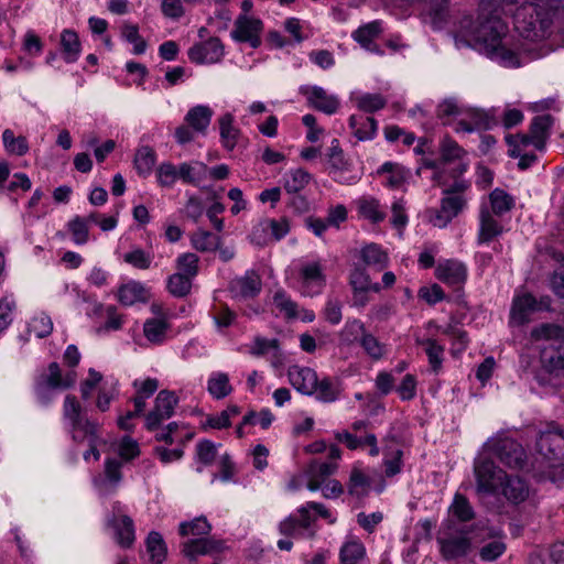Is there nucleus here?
Here are the masks:
<instances>
[{
    "label": "nucleus",
    "instance_id": "obj_2",
    "mask_svg": "<svg viewBox=\"0 0 564 564\" xmlns=\"http://www.w3.org/2000/svg\"><path fill=\"white\" fill-rule=\"evenodd\" d=\"M538 338L549 341L542 350V362L550 372L564 370V328L557 325L545 324L535 329Z\"/></svg>",
    "mask_w": 564,
    "mask_h": 564
},
{
    "label": "nucleus",
    "instance_id": "obj_49",
    "mask_svg": "<svg viewBox=\"0 0 564 564\" xmlns=\"http://www.w3.org/2000/svg\"><path fill=\"white\" fill-rule=\"evenodd\" d=\"M192 288L191 278L177 272L172 274L167 281V289L170 293L176 297L186 296Z\"/></svg>",
    "mask_w": 564,
    "mask_h": 564
},
{
    "label": "nucleus",
    "instance_id": "obj_1",
    "mask_svg": "<svg viewBox=\"0 0 564 564\" xmlns=\"http://www.w3.org/2000/svg\"><path fill=\"white\" fill-rule=\"evenodd\" d=\"M506 26L500 20H489L481 24L478 41L484 53L505 67H519L520 61L516 52L502 44Z\"/></svg>",
    "mask_w": 564,
    "mask_h": 564
},
{
    "label": "nucleus",
    "instance_id": "obj_4",
    "mask_svg": "<svg viewBox=\"0 0 564 564\" xmlns=\"http://www.w3.org/2000/svg\"><path fill=\"white\" fill-rule=\"evenodd\" d=\"M476 491L478 494L495 495L507 475L496 464L486 457H478L474 462Z\"/></svg>",
    "mask_w": 564,
    "mask_h": 564
},
{
    "label": "nucleus",
    "instance_id": "obj_21",
    "mask_svg": "<svg viewBox=\"0 0 564 564\" xmlns=\"http://www.w3.org/2000/svg\"><path fill=\"white\" fill-rule=\"evenodd\" d=\"M538 311V301L529 293L518 296L513 300L510 323L516 325H523L529 322L531 313Z\"/></svg>",
    "mask_w": 564,
    "mask_h": 564
},
{
    "label": "nucleus",
    "instance_id": "obj_40",
    "mask_svg": "<svg viewBox=\"0 0 564 564\" xmlns=\"http://www.w3.org/2000/svg\"><path fill=\"white\" fill-rule=\"evenodd\" d=\"M492 215L501 216L512 209L514 206L513 198L503 189L495 188L489 195Z\"/></svg>",
    "mask_w": 564,
    "mask_h": 564
},
{
    "label": "nucleus",
    "instance_id": "obj_8",
    "mask_svg": "<svg viewBox=\"0 0 564 564\" xmlns=\"http://www.w3.org/2000/svg\"><path fill=\"white\" fill-rule=\"evenodd\" d=\"M263 23L261 20L240 14L234 24L230 36L236 42L249 43L251 47L257 48L261 44V33Z\"/></svg>",
    "mask_w": 564,
    "mask_h": 564
},
{
    "label": "nucleus",
    "instance_id": "obj_24",
    "mask_svg": "<svg viewBox=\"0 0 564 564\" xmlns=\"http://www.w3.org/2000/svg\"><path fill=\"white\" fill-rule=\"evenodd\" d=\"M349 127L359 141L371 140L377 132V121L373 117L352 115L349 117Z\"/></svg>",
    "mask_w": 564,
    "mask_h": 564
},
{
    "label": "nucleus",
    "instance_id": "obj_12",
    "mask_svg": "<svg viewBox=\"0 0 564 564\" xmlns=\"http://www.w3.org/2000/svg\"><path fill=\"white\" fill-rule=\"evenodd\" d=\"M289 382L302 394L313 395L316 392L318 377L310 367L291 366L288 370Z\"/></svg>",
    "mask_w": 564,
    "mask_h": 564
},
{
    "label": "nucleus",
    "instance_id": "obj_11",
    "mask_svg": "<svg viewBox=\"0 0 564 564\" xmlns=\"http://www.w3.org/2000/svg\"><path fill=\"white\" fill-rule=\"evenodd\" d=\"M225 47L218 37L195 43L188 48L187 56L195 64H215L223 59Z\"/></svg>",
    "mask_w": 564,
    "mask_h": 564
},
{
    "label": "nucleus",
    "instance_id": "obj_48",
    "mask_svg": "<svg viewBox=\"0 0 564 564\" xmlns=\"http://www.w3.org/2000/svg\"><path fill=\"white\" fill-rule=\"evenodd\" d=\"M311 181V174L303 169H296L290 173L284 182V189L289 194L300 193Z\"/></svg>",
    "mask_w": 564,
    "mask_h": 564
},
{
    "label": "nucleus",
    "instance_id": "obj_18",
    "mask_svg": "<svg viewBox=\"0 0 564 564\" xmlns=\"http://www.w3.org/2000/svg\"><path fill=\"white\" fill-rule=\"evenodd\" d=\"M503 231L502 225L495 219L487 205L480 206L478 243H487L500 236Z\"/></svg>",
    "mask_w": 564,
    "mask_h": 564
},
{
    "label": "nucleus",
    "instance_id": "obj_6",
    "mask_svg": "<svg viewBox=\"0 0 564 564\" xmlns=\"http://www.w3.org/2000/svg\"><path fill=\"white\" fill-rule=\"evenodd\" d=\"M539 453L549 460L564 457V430L552 423L541 431L536 440Z\"/></svg>",
    "mask_w": 564,
    "mask_h": 564
},
{
    "label": "nucleus",
    "instance_id": "obj_14",
    "mask_svg": "<svg viewBox=\"0 0 564 564\" xmlns=\"http://www.w3.org/2000/svg\"><path fill=\"white\" fill-rule=\"evenodd\" d=\"M225 549L226 545L224 541L213 538L191 539L182 544V553L193 561L199 555L221 553Z\"/></svg>",
    "mask_w": 564,
    "mask_h": 564
},
{
    "label": "nucleus",
    "instance_id": "obj_52",
    "mask_svg": "<svg viewBox=\"0 0 564 564\" xmlns=\"http://www.w3.org/2000/svg\"><path fill=\"white\" fill-rule=\"evenodd\" d=\"M365 555V547L362 543L350 541L345 543L339 553L340 562L343 564H357Z\"/></svg>",
    "mask_w": 564,
    "mask_h": 564
},
{
    "label": "nucleus",
    "instance_id": "obj_10",
    "mask_svg": "<svg viewBox=\"0 0 564 564\" xmlns=\"http://www.w3.org/2000/svg\"><path fill=\"white\" fill-rule=\"evenodd\" d=\"M477 529L473 527L471 530L460 529V535H454L449 532H442L437 536V542L441 546V553L445 560H454L465 556L470 549V539L466 535Z\"/></svg>",
    "mask_w": 564,
    "mask_h": 564
},
{
    "label": "nucleus",
    "instance_id": "obj_23",
    "mask_svg": "<svg viewBox=\"0 0 564 564\" xmlns=\"http://www.w3.org/2000/svg\"><path fill=\"white\" fill-rule=\"evenodd\" d=\"M148 297V290L140 282H129L118 291V300L126 306H131L138 302H147Z\"/></svg>",
    "mask_w": 564,
    "mask_h": 564
},
{
    "label": "nucleus",
    "instance_id": "obj_19",
    "mask_svg": "<svg viewBox=\"0 0 564 564\" xmlns=\"http://www.w3.org/2000/svg\"><path fill=\"white\" fill-rule=\"evenodd\" d=\"M436 276L444 283L458 285L465 282L467 278V269L464 263L457 260H446L438 263L436 268Z\"/></svg>",
    "mask_w": 564,
    "mask_h": 564
},
{
    "label": "nucleus",
    "instance_id": "obj_54",
    "mask_svg": "<svg viewBox=\"0 0 564 564\" xmlns=\"http://www.w3.org/2000/svg\"><path fill=\"white\" fill-rule=\"evenodd\" d=\"M467 115L476 130H490L498 123L495 116L481 109H469Z\"/></svg>",
    "mask_w": 564,
    "mask_h": 564
},
{
    "label": "nucleus",
    "instance_id": "obj_16",
    "mask_svg": "<svg viewBox=\"0 0 564 564\" xmlns=\"http://www.w3.org/2000/svg\"><path fill=\"white\" fill-rule=\"evenodd\" d=\"M83 409L77 398L73 394H67L63 404V415L69 421L72 429H84L87 433L93 434V429H97L98 423L90 421L83 416Z\"/></svg>",
    "mask_w": 564,
    "mask_h": 564
},
{
    "label": "nucleus",
    "instance_id": "obj_47",
    "mask_svg": "<svg viewBox=\"0 0 564 564\" xmlns=\"http://www.w3.org/2000/svg\"><path fill=\"white\" fill-rule=\"evenodd\" d=\"M67 229L72 235V239L76 245H85L89 239L88 219L75 216L67 224Z\"/></svg>",
    "mask_w": 564,
    "mask_h": 564
},
{
    "label": "nucleus",
    "instance_id": "obj_29",
    "mask_svg": "<svg viewBox=\"0 0 564 564\" xmlns=\"http://www.w3.org/2000/svg\"><path fill=\"white\" fill-rule=\"evenodd\" d=\"M361 259L369 267L383 270L388 265V254L377 243L367 245L361 249Z\"/></svg>",
    "mask_w": 564,
    "mask_h": 564
},
{
    "label": "nucleus",
    "instance_id": "obj_38",
    "mask_svg": "<svg viewBox=\"0 0 564 564\" xmlns=\"http://www.w3.org/2000/svg\"><path fill=\"white\" fill-rule=\"evenodd\" d=\"M441 162L443 164L452 163L455 161L462 162L466 151L458 145V143L449 137H444L440 144Z\"/></svg>",
    "mask_w": 564,
    "mask_h": 564
},
{
    "label": "nucleus",
    "instance_id": "obj_43",
    "mask_svg": "<svg viewBox=\"0 0 564 564\" xmlns=\"http://www.w3.org/2000/svg\"><path fill=\"white\" fill-rule=\"evenodd\" d=\"M365 324L360 319H348L339 333V340L344 345L356 343L366 333Z\"/></svg>",
    "mask_w": 564,
    "mask_h": 564
},
{
    "label": "nucleus",
    "instance_id": "obj_44",
    "mask_svg": "<svg viewBox=\"0 0 564 564\" xmlns=\"http://www.w3.org/2000/svg\"><path fill=\"white\" fill-rule=\"evenodd\" d=\"M350 285L354 291H373L379 292L381 285L379 283H372L369 274L365 268H355L350 273Z\"/></svg>",
    "mask_w": 564,
    "mask_h": 564
},
{
    "label": "nucleus",
    "instance_id": "obj_53",
    "mask_svg": "<svg viewBox=\"0 0 564 564\" xmlns=\"http://www.w3.org/2000/svg\"><path fill=\"white\" fill-rule=\"evenodd\" d=\"M212 530V525L203 517L196 518L189 522H182L180 524L178 533L182 536L192 535H207Z\"/></svg>",
    "mask_w": 564,
    "mask_h": 564
},
{
    "label": "nucleus",
    "instance_id": "obj_26",
    "mask_svg": "<svg viewBox=\"0 0 564 564\" xmlns=\"http://www.w3.org/2000/svg\"><path fill=\"white\" fill-rule=\"evenodd\" d=\"M213 113V110L207 106H195L186 113L185 121L195 131L205 133L210 123Z\"/></svg>",
    "mask_w": 564,
    "mask_h": 564
},
{
    "label": "nucleus",
    "instance_id": "obj_32",
    "mask_svg": "<svg viewBox=\"0 0 564 564\" xmlns=\"http://www.w3.org/2000/svg\"><path fill=\"white\" fill-rule=\"evenodd\" d=\"M359 214L373 224L381 223L386 213L381 209L380 203L373 197H364L358 202Z\"/></svg>",
    "mask_w": 564,
    "mask_h": 564
},
{
    "label": "nucleus",
    "instance_id": "obj_41",
    "mask_svg": "<svg viewBox=\"0 0 564 564\" xmlns=\"http://www.w3.org/2000/svg\"><path fill=\"white\" fill-rule=\"evenodd\" d=\"M169 325L165 321L159 318L147 319L143 325L145 338L153 344H161L165 339Z\"/></svg>",
    "mask_w": 564,
    "mask_h": 564
},
{
    "label": "nucleus",
    "instance_id": "obj_15",
    "mask_svg": "<svg viewBox=\"0 0 564 564\" xmlns=\"http://www.w3.org/2000/svg\"><path fill=\"white\" fill-rule=\"evenodd\" d=\"M474 528L481 531L480 534H475L474 538L480 536L481 541H485L486 539H494L480 547L479 556L482 561L492 562L505 553L506 544L501 540L495 539L499 535L498 530L488 528L480 522L476 523Z\"/></svg>",
    "mask_w": 564,
    "mask_h": 564
},
{
    "label": "nucleus",
    "instance_id": "obj_42",
    "mask_svg": "<svg viewBox=\"0 0 564 564\" xmlns=\"http://www.w3.org/2000/svg\"><path fill=\"white\" fill-rule=\"evenodd\" d=\"M416 343L424 346L432 370L438 372L443 364L444 347L431 338L417 339Z\"/></svg>",
    "mask_w": 564,
    "mask_h": 564
},
{
    "label": "nucleus",
    "instance_id": "obj_3",
    "mask_svg": "<svg viewBox=\"0 0 564 564\" xmlns=\"http://www.w3.org/2000/svg\"><path fill=\"white\" fill-rule=\"evenodd\" d=\"M484 447L511 469H524L528 456L520 443L505 435L488 440Z\"/></svg>",
    "mask_w": 564,
    "mask_h": 564
},
{
    "label": "nucleus",
    "instance_id": "obj_28",
    "mask_svg": "<svg viewBox=\"0 0 564 564\" xmlns=\"http://www.w3.org/2000/svg\"><path fill=\"white\" fill-rule=\"evenodd\" d=\"M382 32L381 22L372 21L365 25L359 26L354 33L352 39L357 41L362 47L372 51V41Z\"/></svg>",
    "mask_w": 564,
    "mask_h": 564
},
{
    "label": "nucleus",
    "instance_id": "obj_20",
    "mask_svg": "<svg viewBox=\"0 0 564 564\" xmlns=\"http://www.w3.org/2000/svg\"><path fill=\"white\" fill-rule=\"evenodd\" d=\"M261 285L260 275L254 271H247L243 276L230 282V291L245 299L254 297L260 293Z\"/></svg>",
    "mask_w": 564,
    "mask_h": 564
},
{
    "label": "nucleus",
    "instance_id": "obj_31",
    "mask_svg": "<svg viewBox=\"0 0 564 564\" xmlns=\"http://www.w3.org/2000/svg\"><path fill=\"white\" fill-rule=\"evenodd\" d=\"M207 390L213 398L220 400L229 395L232 387L229 382V377L224 372H216L210 376L207 382Z\"/></svg>",
    "mask_w": 564,
    "mask_h": 564
},
{
    "label": "nucleus",
    "instance_id": "obj_61",
    "mask_svg": "<svg viewBox=\"0 0 564 564\" xmlns=\"http://www.w3.org/2000/svg\"><path fill=\"white\" fill-rule=\"evenodd\" d=\"M552 124L553 118L551 115L534 117L530 126L532 138H547Z\"/></svg>",
    "mask_w": 564,
    "mask_h": 564
},
{
    "label": "nucleus",
    "instance_id": "obj_57",
    "mask_svg": "<svg viewBox=\"0 0 564 564\" xmlns=\"http://www.w3.org/2000/svg\"><path fill=\"white\" fill-rule=\"evenodd\" d=\"M123 260L132 267L147 270L150 268L152 262V256L144 250L138 248L130 252L124 253Z\"/></svg>",
    "mask_w": 564,
    "mask_h": 564
},
{
    "label": "nucleus",
    "instance_id": "obj_9",
    "mask_svg": "<svg viewBox=\"0 0 564 564\" xmlns=\"http://www.w3.org/2000/svg\"><path fill=\"white\" fill-rule=\"evenodd\" d=\"M178 402V398L174 392L161 390L155 398V404L152 411L145 416V426L149 431L156 430L164 420L170 419L174 414V409Z\"/></svg>",
    "mask_w": 564,
    "mask_h": 564
},
{
    "label": "nucleus",
    "instance_id": "obj_33",
    "mask_svg": "<svg viewBox=\"0 0 564 564\" xmlns=\"http://www.w3.org/2000/svg\"><path fill=\"white\" fill-rule=\"evenodd\" d=\"M220 241L219 236L204 229H198L191 238L193 248L200 252L215 251L219 248Z\"/></svg>",
    "mask_w": 564,
    "mask_h": 564
},
{
    "label": "nucleus",
    "instance_id": "obj_46",
    "mask_svg": "<svg viewBox=\"0 0 564 564\" xmlns=\"http://www.w3.org/2000/svg\"><path fill=\"white\" fill-rule=\"evenodd\" d=\"M369 487V478L360 469L354 468L351 470L348 482L349 495L355 496L357 498L364 497L368 494Z\"/></svg>",
    "mask_w": 564,
    "mask_h": 564
},
{
    "label": "nucleus",
    "instance_id": "obj_64",
    "mask_svg": "<svg viewBox=\"0 0 564 564\" xmlns=\"http://www.w3.org/2000/svg\"><path fill=\"white\" fill-rule=\"evenodd\" d=\"M118 454L124 460H131L139 456V444L130 436H123L118 445Z\"/></svg>",
    "mask_w": 564,
    "mask_h": 564
},
{
    "label": "nucleus",
    "instance_id": "obj_58",
    "mask_svg": "<svg viewBox=\"0 0 564 564\" xmlns=\"http://www.w3.org/2000/svg\"><path fill=\"white\" fill-rule=\"evenodd\" d=\"M260 227H262V231L270 229L274 240H281L290 231V224L286 218H281L279 220L267 219L260 224Z\"/></svg>",
    "mask_w": 564,
    "mask_h": 564
},
{
    "label": "nucleus",
    "instance_id": "obj_34",
    "mask_svg": "<svg viewBox=\"0 0 564 564\" xmlns=\"http://www.w3.org/2000/svg\"><path fill=\"white\" fill-rule=\"evenodd\" d=\"M147 550L152 564H162L166 557V544L159 532H150L147 539Z\"/></svg>",
    "mask_w": 564,
    "mask_h": 564
},
{
    "label": "nucleus",
    "instance_id": "obj_13",
    "mask_svg": "<svg viewBox=\"0 0 564 564\" xmlns=\"http://www.w3.org/2000/svg\"><path fill=\"white\" fill-rule=\"evenodd\" d=\"M301 93L306 96L311 107L326 115H333L337 112L339 108L338 98L328 95L326 90L319 86L302 87Z\"/></svg>",
    "mask_w": 564,
    "mask_h": 564
},
{
    "label": "nucleus",
    "instance_id": "obj_35",
    "mask_svg": "<svg viewBox=\"0 0 564 564\" xmlns=\"http://www.w3.org/2000/svg\"><path fill=\"white\" fill-rule=\"evenodd\" d=\"M178 178L184 183L196 184L205 178L207 165L202 162L182 163L178 167Z\"/></svg>",
    "mask_w": 564,
    "mask_h": 564
},
{
    "label": "nucleus",
    "instance_id": "obj_37",
    "mask_svg": "<svg viewBox=\"0 0 564 564\" xmlns=\"http://www.w3.org/2000/svg\"><path fill=\"white\" fill-rule=\"evenodd\" d=\"M156 162V155L152 148L145 145L138 149L134 155V166L139 175L147 176L151 173Z\"/></svg>",
    "mask_w": 564,
    "mask_h": 564
},
{
    "label": "nucleus",
    "instance_id": "obj_59",
    "mask_svg": "<svg viewBox=\"0 0 564 564\" xmlns=\"http://www.w3.org/2000/svg\"><path fill=\"white\" fill-rule=\"evenodd\" d=\"M360 345L372 359H380L383 356V345L372 334L366 332L360 338Z\"/></svg>",
    "mask_w": 564,
    "mask_h": 564
},
{
    "label": "nucleus",
    "instance_id": "obj_22",
    "mask_svg": "<svg viewBox=\"0 0 564 564\" xmlns=\"http://www.w3.org/2000/svg\"><path fill=\"white\" fill-rule=\"evenodd\" d=\"M343 392V382L337 377H324L318 379L316 392L313 395L324 403L335 402Z\"/></svg>",
    "mask_w": 564,
    "mask_h": 564
},
{
    "label": "nucleus",
    "instance_id": "obj_50",
    "mask_svg": "<svg viewBox=\"0 0 564 564\" xmlns=\"http://www.w3.org/2000/svg\"><path fill=\"white\" fill-rule=\"evenodd\" d=\"M122 37L133 44L134 54H143L147 50V42L139 34V28L135 24L124 23L121 29Z\"/></svg>",
    "mask_w": 564,
    "mask_h": 564
},
{
    "label": "nucleus",
    "instance_id": "obj_39",
    "mask_svg": "<svg viewBox=\"0 0 564 564\" xmlns=\"http://www.w3.org/2000/svg\"><path fill=\"white\" fill-rule=\"evenodd\" d=\"M3 145L8 153L22 156L29 152V143L25 137H15L13 131L6 129L2 132Z\"/></svg>",
    "mask_w": 564,
    "mask_h": 564
},
{
    "label": "nucleus",
    "instance_id": "obj_36",
    "mask_svg": "<svg viewBox=\"0 0 564 564\" xmlns=\"http://www.w3.org/2000/svg\"><path fill=\"white\" fill-rule=\"evenodd\" d=\"M449 512L460 522H468L475 518L474 508L468 499L458 492L454 496Z\"/></svg>",
    "mask_w": 564,
    "mask_h": 564
},
{
    "label": "nucleus",
    "instance_id": "obj_55",
    "mask_svg": "<svg viewBox=\"0 0 564 564\" xmlns=\"http://www.w3.org/2000/svg\"><path fill=\"white\" fill-rule=\"evenodd\" d=\"M29 330L39 338L47 337L53 330V322L48 315L41 313L34 316L29 324Z\"/></svg>",
    "mask_w": 564,
    "mask_h": 564
},
{
    "label": "nucleus",
    "instance_id": "obj_60",
    "mask_svg": "<svg viewBox=\"0 0 564 564\" xmlns=\"http://www.w3.org/2000/svg\"><path fill=\"white\" fill-rule=\"evenodd\" d=\"M156 175L161 186L171 187L178 178V169L170 162H164L158 167Z\"/></svg>",
    "mask_w": 564,
    "mask_h": 564
},
{
    "label": "nucleus",
    "instance_id": "obj_5",
    "mask_svg": "<svg viewBox=\"0 0 564 564\" xmlns=\"http://www.w3.org/2000/svg\"><path fill=\"white\" fill-rule=\"evenodd\" d=\"M443 195L440 208H432L426 212L429 221L438 228L446 227L459 213L463 212L467 204L465 195Z\"/></svg>",
    "mask_w": 564,
    "mask_h": 564
},
{
    "label": "nucleus",
    "instance_id": "obj_7",
    "mask_svg": "<svg viewBox=\"0 0 564 564\" xmlns=\"http://www.w3.org/2000/svg\"><path fill=\"white\" fill-rule=\"evenodd\" d=\"M109 527L113 528L116 540L122 547H130L134 542L133 520L123 513V506L120 501L112 505L111 514L107 519Z\"/></svg>",
    "mask_w": 564,
    "mask_h": 564
},
{
    "label": "nucleus",
    "instance_id": "obj_63",
    "mask_svg": "<svg viewBox=\"0 0 564 564\" xmlns=\"http://www.w3.org/2000/svg\"><path fill=\"white\" fill-rule=\"evenodd\" d=\"M273 301L275 306L283 312L288 318H295L297 316V305L286 295L285 292H276L273 296Z\"/></svg>",
    "mask_w": 564,
    "mask_h": 564
},
{
    "label": "nucleus",
    "instance_id": "obj_56",
    "mask_svg": "<svg viewBox=\"0 0 564 564\" xmlns=\"http://www.w3.org/2000/svg\"><path fill=\"white\" fill-rule=\"evenodd\" d=\"M463 113V109L459 107L457 99L447 98L444 99L437 106V117L443 120L444 124L449 123L451 118L457 117Z\"/></svg>",
    "mask_w": 564,
    "mask_h": 564
},
{
    "label": "nucleus",
    "instance_id": "obj_25",
    "mask_svg": "<svg viewBox=\"0 0 564 564\" xmlns=\"http://www.w3.org/2000/svg\"><path fill=\"white\" fill-rule=\"evenodd\" d=\"M326 159L329 164L330 173L335 175V180H337L338 174L349 170L350 163L345 158L338 139L332 140L327 149Z\"/></svg>",
    "mask_w": 564,
    "mask_h": 564
},
{
    "label": "nucleus",
    "instance_id": "obj_51",
    "mask_svg": "<svg viewBox=\"0 0 564 564\" xmlns=\"http://www.w3.org/2000/svg\"><path fill=\"white\" fill-rule=\"evenodd\" d=\"M358 109L365 112H375L386 107L387 100L380 94H362L356 98Z\"/></svg>",
    "mask_w": 564,
    "mask_h": 564
},
{
    "label": "nucleus",
    "instance_id": "obj_45",
    "mask_svg": "<svg viewBox=\"0 0 564 564\" xmlns=\"http://www.w3.org/2000/svg\"><path fill=\"white\" fill-rule=\"evenodd\" d=\"M467 171V163L460 162L456 167L451 171V176L455 178L454 183L443 189V194L451 195H465V192L469 189L470 182L464 178H459Z\"/></svg>",
    "mask_w": 564,
    "mask_h": 564
},
{
    "label": "nucleus",
    "instance_id": "obj_17",
    "mask_svg": "<svg viewBox=\"0 0 564 564\" xmlns=\"http://www.w3.org/2000/svg\"><path fill=\"white\" fill-rule=\"evenodd\" d=\"M499 489L502 496L512 505L522 503L530 495L529 485L519 476L506 475Z\"/></svg>",
    "mask_w": 564,
    "mask_h": 564
},
{
    "label": "nucleus",
    "instance_id": "obj_62",
    "mask_svg": "<svg viewBox=\"0 0 564 564\" xmlns=\"http://www.w3.org/2000/svg\"><path fill=\"white\" fill-rule=\"evenodd\" d=\"M198 260L199 259L195 253H183L176 260L177 268L180 271H182L181 273L193 278L197 274L198 271Z\"/></svg>",
    "mask_w": 564,
    "mask_h": 564
},
{
    "label": "nucleus",
    "instance_id": "obj_30",
    "mask_svg": "<svg viewBox=\"0 0 564 564\" xmlns=\"http://www.w3.org/2000/svg\"><path fill=\"white\" fill-rule=\"evenodd\" d=\"M219 130L223 145L231 151L236 147L239 135V130L234 127L231 113H225L219 118Z\"/></svg>",
    "mask_w": 564,
    "mask_h": 564
},
{
    "label": "nucleus",
    "instance_id": "obj_27",
    "mask_svg": "<svg viewBox=\"0 0 564 564\" xmlns=\"http://www.w3.org/2000/svg\"><path fill=\"white\" fill-rule=\"evenodd\" d=\"M61 46L63 57L66 63H74L78 59L80 53V41L75 31L66 29L62 32Z\"/></svg>",
    "mask_w": 564,
    "mask_h": 564
}]
</instances>
